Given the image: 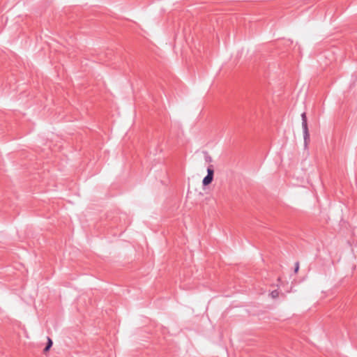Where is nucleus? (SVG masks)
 Wrapping results in <instances>:
<instances>
[{
	"mask_svg": "<svg viewBox=\"0 0 357 357\" xmlns=\"http://www.w3.org/2000/svg\"><path fill=\"white\" fill-rule=\"evenodd\" d=\"M52 345V341L51 340V339L48 338V342H47L46 347L44 349V352L48 351L50 350V349L51 348Z\"/></svg>",
	"mask_w": 357,
	"mask_h": 357,
	"instance_id": "nucleus-3",
	"label": "nucleus"
},
{
	"mask_svg": "<svg viewBox=\"0 0 357 357\" xmlns=\"http://www.w3.org/2000/svg\"><path fill=\"white\" fill-rule=\"evenodd\" d=\"M207 173V176L204 177L202 181L203 185L205 186L209 185L213 181L214 171L212 166L208 167Z\"/></svg>",
	"mask_w": 357,
	"mask_h": 357,
	"instance_id": "nucleus-2",
	"label": "nucleus"
},
{
	"mask_svg": "<svg viewBox=\"0 0 357 357\" xmlns=\"http://www.w3.org/2000/svg\"><path fill=\"white\" fill-rule=\"evenodd\" d=\"M270 295L273 298H276L279 296V291L278 290H274L270 294Z\"/></svg>",
	"mask_w": 357,
	"mask_h": 357,
	"instance_id": "nucleus-4",
	"label": "nucleus"
},
{
	"mask_svg": "<svg viewBox=\"0 0 357 357\" xmlns=\"http://www.w3.org/2000/svg\"><path fill=\"white\" fill-rule=\"evenodd\" d=\"M298 265H297V266H296V269H295V271H296V272H297V271H298Z\"/></svg>",
	"mask_w": 357,
	"mask_h": 357,
	"instance_id": "nucleus-5",
	"label": "nucleus"
},
{
	"mask_svg": "<svg viewBox=\"0 0 357 357\" xmlns=\"http://www.w3.org/2000/svg\"><path fill=\"white\" fill-rule=\"evenodd\" d=\"M302 117V127L304 133V140L305 143L307 144V141L309 140L310 135L308 132V127H307V117L305 113H303L301 114Z\"/></svg>",
	"mask_w": 357,
	"mask_h": 357,
	"instance_id": "nucleus-1",
	"label": "nucleus"
}]
</instances>
